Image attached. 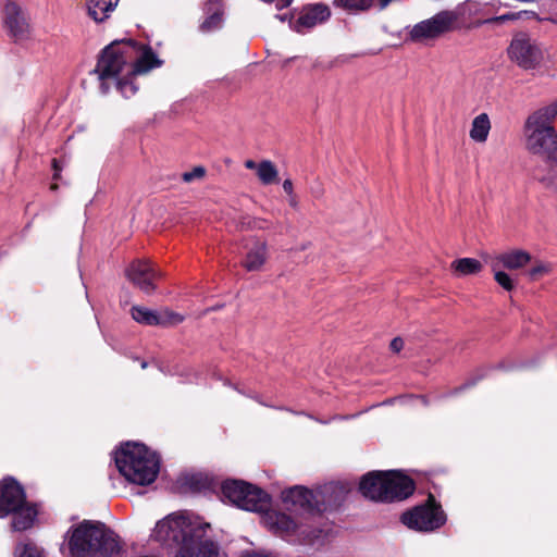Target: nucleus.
Here are the masks:
<instances>
[{
  "label": "nucleus",
  "mask_w": 557,
  "mask_h": 557,
  "mask_svg": "<svg viewBox=\"0 0 557 557\" xmlns=\"http://www.w3.org/2000/svg\"><path fill=\"white\" fill-rule=\"evenodd\" d=\"M162 64L150 47L140 46L132 40L114 41L107 46L98 59L95 73L100 81L102 92L110 89L109 81H114L116 88L125 98L134 96L138 86L137 75L147 74Z\"/></svg>",
  "instance_id": "f257e3e1"
},
{
  "label": "nucleus",
  "mask_w": 557,
  "mask_h": 557,
  "mask_svg": "<svg viewBox=\"0 0 557 557\" xmlns=\"http://www.w3.org/2000/svg\"><path fill=\"white\" fill-rule=\"evenodd\" d=\"M210 524L184 515H170L153 529L156 541L178 549L175 557H218V546L207 537Z\"/></svg>",
  "instance_id": "f03ea898"
},
{
  "label": "nucleus",
  "mask_w": 557,
  "mask_h": 557,
  "mask_svg": "<svg viewBox=\"0 0 557 557\" xmlns=\"http://www.w3.org/2000/svg\"><path fill=\"white\" fill-rule=\"evenodd\" d=\"M69 548L72 557L112 556L121 550V544L103 523L84 521L72 530Z\"/></svg>",
  "instance_id": "7ed1b4c3"
},
{
  "label": "nucleus",
  "mask_w": 557,
  "mask_h": 557,
  "mask_svg": "<svg viewBox=\"0 0 557 557\" xmlns=\"http://www.w3.org/2000/svg\"><path fill=\"white\" fill-rule=\"evenodd\" d=\"M120 473L138 485L152 483L159 472V458L143 444L127 443L115 453Z\"/></svg>",
  "instance_id": "20e7f679"
},
{
  "label": "nucleus",
  "mask_w": 557,
  "mask_h": 557,
  "mask_svg": "<svg viewBox=\"0 0 557 557\" xmlns=\"http://www.w3.org/2000/svg\"><path fill=\"white\" fill-rule=\"evenodd\" d=\"M345 493L344 487L335 484L325 485L315 492L295 486L284 491L282 498L289 510L320 513L329 507L338 505Z\"/></svg>",
  "instance_id": "39448f33"
},
{
  "label": "nucleus",
  "mask_w": 557,
  "mask_h": 557,
  "mask_svg": "<svg viewBox=\"0 0 557 557\" xmlns=\"http://www.w3.org/2000/svg\"><path fill=\"white\" fill-rule=\"evenodd\" d=\"M506 55L510 63L523 71L540 70L546 60L543 45L525 32L512 35L506 48Z\"/></svg>",
  "instance_id": "423d86ee"
},
{
  "label": "nucleus",
  "mask_w": 557,
  "mask_h": 557,
  "mask_svg": "<svg viewBox=\"0 0 557 557\" xmlns=\"http://www.w3.org/2000/svg\"><path fill=\"white\" fill-rule=\"evenodd\" d=\"M1 22L7 36L15 44L26 42L34 37V27L27 10L15 0H5Z\"/></svg>",
  "instance_id": "0eeeda50"
},
{
  "label": "nucleus",
  "mask_w": 557,
  "mask_h": 557,
  "mask_svg": "<svg viewBox=\"0 0 557 557\" xmlns=\"http://www.w3.org/2000/svg\"><path fill=\"white\" fill-rule=\"evenodd\" d=\"M401 521L410 529L430 532L441 528L446 522V515L441 506L430 495L425 505L418 506L403 513Z\"/></svg>",
  "instance_id": "6e6552de"
},
{
  "label": "nucleus",
  "mask_w": 557,
  "mask_h": 557,
  "mask_svg": "<svg viewBox=\"0 0 557 557\" xmlns=\"http://www.w3.org/2000/svg\"><path fill=\"white\" fill-rule=\"evenodd\" d=\"M127 278L145 294H152L156 281L162 277V271L150 260H135L125 271Z\"/></svg>",
  "instance_id": "1a4fd4ad"
},
{
  "label": "nucleus",
  "mask_w": 557,
  "mask_h": 557,
  "mask_svg": "<svg viewBox=\"0 0 557 557\" xmlns=\"http://www.w3.org/2000/svg\"><path fill=\"white\" fill-rule=\"evenodd\" d=\"M456 16L450 12H441L433 17L422 21L410 30V38L414 41L433 39L451 29Z\"/></svg>",
  "instance_id": "9d476101"
},
{
  "label": "nucleus",
  "mask_w": 557,
  "mask_h": 557,
  "mask_svg": "<svg viewBox=\"0 0 557 557\" xmlns=\"http://www.w3.org/2000/svg\"><path fill=\"white\" fill-rule=\"evenodd\" d=\"M331 14V9L327 4L322 2L309 3L300 9L295 21L289 18V24L293 30L302 34L327 22Z\"/></svg>",
  "instance_id": "9b49d317"
},
{
  "label": "nucleus",
  "mask_w": 557,
  "mask_h": 557,
  "mask_svg": "<svg viewBox=\"0 0 557 557\" xmlns=\"http://www.w3.org/2000/svg\"><path fill=\"white\" fill-rule=\"evenodd\" d=\"M527 149L547 159L555 158L557 153V133L555 128L525 129Z\"/></svg>",
  "instance_id": "f8f14e48"
},
{
  "label": "nucleus",
  "mask_w": 557,
  "mask_h": 557,
  "mask_svg": "<svg viewBox=\"0 0 557 557\" xmlns=\"http://www.w3.org/2000/svg\"><path fill=\"white\" fill-rule=\"evenodd\" d=\"M23 487L12 479H5L0 483V517L4 518L26 503Z\"/></svg>",
  "instance_id": "ddd939ff"
},
{
  "label": "nucleus",
  "mask_w": 557,
  "mask_h": 557,
  "mask_svg": "<svg viewBox=\"0 0 557 557\" xmlns=\"http://www.w3.org/2000/svg\"><path fill=\"white\" fill-rule=\"evenodd\" d=\"M385 502L404 499L414 491L413 481L396 471L384 472Z\"/></svg>",
  "instance_id": "4468645a"
},
{
  "label": "nucleus",
  "mask_w": 557,
  "mask_h": 557,
  "mask_svg": "<svg viewBox=\"0 0 557 557\" xmlns=\"http://www.w3.org/2000/svg\"><path fill=\"white\" fill-rule=\"evenodd\" d=\"M359 490L366 498L385 502L384 472H370L363 475Z\"/></svg>",
  "instance_id": "2eb2a0df"
},
{
  "label": "nucleus",
  "mask_w": 557,
  "mask_h": 557,
  "mask_svg": "<svg viewBox=\"0 0 557 557\" xmlns=\"http://www.w3.org/2000/svg\"><path fill=\"white\" fill-rule=\"evenodd\" d=\"M486 258L507 270H520L532 260L531 255L523 249H511Z\"/></svg>",
  "instance_id": "dca6fc26"
},
{
  "label": "nucleus",
  "mask_w": 557,
  "mask_h": 557,
  "mask_svg": "<svg viewBox=\"0 0 557 557\" xmlns=\"http://www.w3.org/2000/svg\"><path fill=\"white\" fill-rule=\"evenodd\" d=\"M557 117V101L534 111L525 122V129L554 128L552 123Z\"/></svg>",
  "instance_id": "f3484780"
},
{
  "label": "nucleus",
  "mask_w": 557,
  "mask_h": 557,
  "mask_svg": "<svg viewBox=\"0 0 557 557\" xmlns=\"http://www.w3.org/2000/svg\"><path fill=\"white\" fill-rule=\"evenodd\" d=\"M269 247L265 240H256L243 260V267L249 272L260 271L267 263Z\"/></svg>",
  "instance_id": "a211bd4d"
},
{
  "label": "nucleus",
  "mask_w": 557,
  "mask_h": 557,
  "mask_svg": "<svg viewBox=\"0 0 557 557\" xmlns=\"http://www.w3.org/2000/svg\"><path fill=\"white\" fill-rule=\"evenodd\" d=\"M235 505L248 511H265L270 507V497L265 492L253 486Z\"/></svg>",
  "instance_id": "6ab92c4d"
},
{
  "label": "nucleus",
  "mask_w": 557,
  "mask_h": 557,
  "mask_svg": "<svg viewBox=\"0 0 557 557\" xmlns=\"http://www.w3.org/2000/svg\"><path fill=\"white\" fill-rule=\"evenodd\" d=\"M205 12L208 15L200 25L202 33H210L219 29L223 23V1L208 0L205 5Z\"/></svg>",
  "instance_id": "aec40b11"
},
{
  "label": "nucleus",
  "mask_w": 557,
  "mask_h": 557,
  "mask_svg": "<svg viewBox=\"0 0 557 557\" xmlns=\"http://www.w3.org/2000/svg\"><path fill=\"white\" fill-rule=\"evenodd\" d=\"M13 515L12 528L14 531H25L34 525L38 510L36 505L32 503H24L17 510L12 511Z\"/></svg>",
  "instance_id": "412c9836"
},
{
  "label": "nucleus",
  "mask_w": 557,
  "mask_h": 557,
  "mask_svg": "<svg viewBox=\"0 0 557 557\" xmlns=\"http://www.w3.org/2000/svg\"><path fill=\"white\" fill-rule=\"evenodd\" d=\"M492 123L486 113H480L472 122L469 131V137L476 144H484L490 135Z\"/></svg>",
  "instance_id": "4be33fe9"
},
{
  "label": "nucleus",
  "mask_w": 557,
  "mask_h": 557,
  "mask_svg": "<svg viewBox=\"0 0 557 557\" xmlns=\"http://www.w3.org/2000/svg\"><path fill=\"white\" fill-rule=\"evenodd\" d=\"M117 4L119 0H90L87 3L88 14L95 22L100 23L109 17Z\"/></svg>",
  "instance_id": "5701e85b"
},
{
  "label": "nucleus",
  "mask_w": 557,
  "mask_h": 557,
  "mask_svg": "<svg viewBox=\"0 0 557 557\" xmlns=\"http://www.w3.org/2000/svg\"><path fill=\"white\" fill-rule=\"evenodd\" d=\"M450 269L457 276H466L480 273L483 264L474 258H460L450 263Z\"/></svg>",
  "instance_id": "b1692460"
},
{
  "label": "nucleus",
  "mask_w": 557,
  "mask_h": 557,
  "mask_svg": "<svg viewBox=\"0 0 557 557\" xmlns=\"http://www.w3.org/2000/svg\"><path fill=\"white\" fill-rule=\"evenodd\" d=\"M253 486L255 485L244 481H226L222 485V493L235 505L246 493L250 492Z\"/></svg>",
  "instance_id": "393cba45"
},
{
  "label": "nucleus",
  "mask_w": 557,
  "mask_h": 557,
  "mask_svg": "<svg viewBox=\"0 0 557 557\" xmlns=\"http://www.w3.org/2000/svg\"><path fill=\"white\" fill-rule=\"evenodd\" d=\"M257 176L263 185H270L278 182V171L270 160H263L258 163Z\"/></svg>",
  "instance_id": "a878e982"
},
{
  "label": "nucleus",
  "mask_w": 557,
  "mask_h": 557,
  "mask_svg": "<svg viewBox=\"0 0 557 557\" xmlns=\"http://www.w3.org/2000/svg\"><path fill=\"white\" fill-rule=\"evenodd\" d=\"M374 1L375 0H333V5L349 13H360L369 11L374 5Z\"/></svg>",
  "instance_id": "bb28decb"
},
{
  "label": "nucleus",
  "mask_w": 557,
  "mask_h": 557,
  "mask_svg": "<svg viewBox=\"0 0 557 557\" xmlns=\"http://www.w3.org/2000/svg\"><path fill=\"white\" fill-rule=\"evenodd\" d=\"M132 318L145 325H158V312L145 307L134 306L131 309Z\"/></svg>",
  "instance_id": "cd10ccee"
},
{
  "label": "nucleus",
  "mask_w": 557,
  "mask_h": 557,
  "mask_svg": "<svg viewBox=\"0 0 557 557\" xmlns=\"http://www.w3.org/2000/svg\"><path fill=\"white\" fill-rule=\"evenodd\" d=\"M485 261L486 263L490 264L492 272L494 273L495 282L507 292L513 290L515 282L508 273L502 270L503 267L498 265V263L496 262L488 260L487 258H485Z\"/></svg>",
  "instance_id": "c85d7f7f"
},
{
  "label": "nucleus",
  "mask_w": 557,
  "mask_h": 557,
  "mask_svg": "<svg viewBox=\"0 0 557 557\" xmlns=\"http://www.w3.org/2000/svg\"><path fill=\"white\" fill-rule=\"evenodd\" d=\"M530 14L533 15L534 13L530 12V11L509 12V13H506V14H503L499 16H494V17L478 22L476 26L482 25V24L503 25L508 22H516L518 20H521L523 16H527Z\"/></svg>",
  "instance_id": "c756f323"
},
{
  "label": "nucleus",
  "mask_w": 557,
  "mask_h": 557,
  "mask_svg": "<svg viewBox=\"0 0 557 557\" xmlns=\"http://www.w3.org/2000/svg\"><path fill=\"white\" fill-rule=\"evenodd\" d=\"M553 264L547 261L536 260L527 272L531 281H537L553 272Z\"/></svg>",
  "instance_id": "7c9ffc66"
},
{
  "label": "nucleus",
  "mask_w": 557,
  "mask_h": 557,
  "mask_svg": "<svg viewBox=\"0 0 557 557\" xmlns=\"http://www.w3.org/2000/svg\"><path fill=\"white\" fill-rule=\"evenodd\" d=\"M184 320L185 317L183 314L170 309L158 312V325L160 326H175L181 324Z\"/></svg>",
  "instance_id": "2f4dec72"
},
{
  "label": "nucleus",
  "mask_w": 557,
  "mask_h": 557,
  "mask_svg": "<svg viewBox=\"0 0 557 557\" xmlns=\"http://www.w3.org/2000/svg\"><path fill=\"white\" fill-rule=\"evenodd\" d=\"M273 524L281 532L290 533L297 530V523L285 513H275Z\"/></svg>",
  "instance_id": "473e14b6"
},
{
  "label": "nucleus",
  "mask_w": 557,
  "mask_h": 557,
  "mask_svg": "<svg viewBox=\"0 0 557 557\" xmlns=\"http://www.w3.org/2000/svg\"><path fill=\"white\" fill-rule=\"evenodd\" d=\"M14 554L15 557H41L39 549L33 543H20Z\"/></svg>",
  "instance_id": "72a5a7b5"
},
{
  "label": "nucleus",
  "mask_w": 557,
  "mask_h": 557,
  "mask_svg": "<svg viewBox=\"0 0 557 557\" xmlns=\"http://www.w3.org/2000/svg\"><path fill=\"white\" fill-rule=\"evenodd\" d=\"M206 175V169L203 166H195L191 171L184 172L182 180L185 183H190L195 180H201Z\"/></svg>",
  "instance_id": "f704fd0d"
},
{
  "label": "nucleus",
  "mask_w": 557,
  "mask_h": 557,
  "mask_svg": "<svg viewBox=\"0 0 557 557\" xmlns=\"http://www.w3.org/2000/svg\"><path fill=\"white\" fill-rule=\"evenodd\" d=\"M245 226L248 230L264 231V230H269L270 228V223L267 220H264V219L253 218V219H249L248 222L245 223Z\"/></svg>",
  "instance_id": "c9c22d12"
},
{
  "label": "nucleus",
  "mask_w": 557,
  "mask_h": 557,
  "mask_svg": "<svg viewBox=\"0 0 557 557\" xmlns=\"http://www.w3.org/2000/svg\"><path fill=\"white\" fill-rule=\"evenodd\" d=\"M389 347L392 351L399 352L404 348V341L400 337H395Z\"/></svg>",
  "instance_id": "e433bc0d"
},
{
  "label": "nucleus",
  "mask_w": 557,
  "mask_h": 557,
  "mask_svg": "<svg viewBox=\"0 0 557 557\" xmlns=\"http://www.w3.org/2000/svg\"><path fill=\"white\" fill-rule=\"evenodd\" d=\"M264 1L269 2V3L274 2L275 8L277 10H283V9L289 7L293 2V0H264Z\"/></svg>",
  "instance_id": "4c0bfd02"
},
{
  "label": "nucleus",
  "mask_w": 557,
  "mask_h": 557,
  "mask_svg": "<svg viewBox=\"0 0 557 557\" xmlns=\"http://www.w3.org/2000/svg\"><path fill=\"white\" fill-rule=\"evenodd\" d=\"M283 189L286 194L293 195V193H294L293 182L290 180H285L283 183Z\"/></svg>",
  "instance_id": "58836bf2"
},
{
  "label": "nucleus",
  "mask_w": 557,
  "mask_h": 557,
  "mask_svg": "<svg viewBox=\"0 0 557 557\" xmlns=\"http://www.w3.org/2000/svg\"><path fill=\"white\" fill-rule=\"evenodd\" d=\"M52 168L54 170L53 178L58 180L60 177L61 166L59 165V161L57 159L52 160Z\"/></svg>",
  "instance_id": "ea45409f"
},
{
  "label": "nucleus",
  "mask_w": 557,
  "mask_h": 557,
  "mask_svg": "<svg viewBox=\"0 0 557 557\" xmlns=\"http://www.w3.org/2000/svg\"><path fill=\"white\" fill-rule=\"evenodd\" d=\"M312 194L315 198H320L324 195V188L322 185H318L317 187L312 188Z\"/></svg>",
  "instance_id": "a19ab883"
},
{
  "label": "nucleus",
  "mask_w": 557,
  "mask_h": 557,
  "mask_svg": "<svg viewBox=\"0 0 557 557\" xmlns=\"http://www.w3.org/2000/svg\"><path fill=\"white\" fill-rule=\"evenodd\" d=\"M242 557H275L271 554H265V553H247L245 555H243Z\"/></svg>",
  "instance_id": "79ce46f5"
},
{
  "label": "nucleus",
  "mask_w": 557,
  "mask_h": 557,
  "mask_svg": "<svg viewBox=\"0 0 557 557\" xmlns=\"http://www.w3.org/2000/svg\"><path fill=\"white\" fill-rule=\"evenodd\" d=\"M245 166L249 170H255L256 172L258 171V163H256L253 160H246Z\"/></svg>",
  "instance_id": "37998d69"
},
{
  "label": "nucleus",
  "mask_w": 557,
  "mask_h": 557,
  "mask_svg": "<svg viewBox=\"0 0 557 557\" xmlns=\"http://www.w3.org/2000/svg\"><path fill=\"white\" fill-rule=\"evenodd\" d=\"M276 17L281 21V22H285L287 20L286 15H276Z\"/></svg>",
  "instance_id": "c03bdc74"
},
{
  "label": "nucleus",
  "mask_w": 557,
  "mask_h": 557,
  "mask_svg": "<svg viewBox=\"0 0 557 557\" xmlns=\"http://www.w3.org/2000/svg\"><path fill=\"white\" fill-rule=\"evenodd\" d=\"M50 188H51L52 190H57V189H58V185H57V184H52V185L50 186Z\"/></svg>",
  "instance_id": "a18cd8bd"
}]
</instances>
